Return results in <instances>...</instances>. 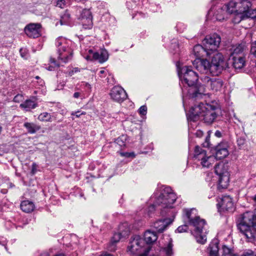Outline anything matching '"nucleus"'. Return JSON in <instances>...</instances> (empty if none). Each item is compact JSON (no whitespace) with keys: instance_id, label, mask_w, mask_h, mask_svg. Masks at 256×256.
Segmentation results:
<instances>
[{"instance_id":"nucleus-1","label":"nucleus","mask_w":256,"mask_h":256,"mask_svg":"<svg viewBox=\"0 0 256 256\" xmlns=\"http://www.w3.org/2000/svg\"><path fill=\"white\" fill-rule=\"evenodd\" d=\"M251 6L248 0H231L224 8L228 14L236 13L233 22L238 24L242 20L256 17V10L251 8Z\"/></svg>"},{"instance_id":"nucleus-2","label":"nucleus","mask_w":256,"mask_h":256,"mask_svg":"<svg viewBox=\"0 0 256 256\" xmlns=\"http://www.w3.org/2000/svg\"><path fill=\"white\" fill-rule=\"evenodd\" d=\"M184 218L188 223L194 227L192 233L198 242L204 244L206 241L207 230L205 228L206 221L196 216L197 211L195 208L184 209Z\"/></svg>"},{"instance_id":"nucleus-3","label":"nucleus","mask_w":256,"mask_h":256,"mask_svg":"<svg viewBox=\"0 0 256 256\" xmlns=\"http://www.w3.org/2000/svg\"><path fill=\"white\" fill-rule=\"evenodd\" d=\"M196 69L202 73L210 72L212 75H218L226 67L224 56L220 52H216L213 56L211 63L206 59H196L193 62Z\"/></svg>"},{"instance_id":"nucleus-4","label":"nucleus","mask_w":256,"mask_h":256,"mask_svg":"<svg viewBox=\"0 0 256 256\" xmlns=\"http://www.w3.org/2000/svg\"><path fill=\"white\" fill-rule=\"evenodd\" d=\"M216 106L210 104L206 106L202 103L192 106L189 112L188 118L194 122L202 118L205 123L210 124L217 116Z\"/></svg>"},{"instance_id":"nucleus-5","label":"nucleus","mask_w":256,"mask_h":256,"mask_svg":"<svg viewBox=\"0 0 256 256\" xmlns=\"http://www.w3.org/2000/svg\"><path fill=\"white\" fill-rule=\"evenodd\" d=\"M179 76L182 84H186L190 87L197 88L196 83L199 77L198 74L192 69L191 66L182 67ZM192 94V98H196L198 95H201V92L198 89L196 88Z\"/></svg>"},{"instance_id":"nucleus-6","label":"nucleus","mask_w":256,"mask_h":256,"mask_svg":"<svg viewBox=\"0 0 256 256\" xmlns=\"http://www.w3.org/2000/svg\"><path fill=\"white\" fill-rule=\"evenodd\" d=\"M176 200V194L172 188L169 186H163L160 194L156 198L155 203L162 208H170Z\"/></svg>"},{"instance_id":"nucleus-7","label":"nucleus","mask_w":256,"mask_h":256,"mask_svg":"<svg viewBox=\"0 0 256 256\" xmlns=\"http://www.w3.org/2000/svg\"><path fill=\"white\" fill-rule=\"evenodd\" d=\"M56 45L58 54V60L64 63L72 60V52L68 47L66 39L63 38H58L56 42Z\"/></svg>"},{"instance_id":"nucleus-8","label":"nucleus","mask_w":256,"mask_h":256,"mask_svg":"<svg viewBox=\"0 0 256 256\" xmlns=\"http://www.w3.org/2000/svg\"><path fill=\"white\" fill-rule=\"evenodd\" d=\"M194 158V160L200 161L204 168H208L215 162L214 156H207L206 151L198 146L195 147Z\"/></svg>"},{"instance_id":"nucleus-9","label":"nucleus","mask_w":256,"mask_h":256,"mask_svg":"<svg viewBox=\"0 0 256 256\" xmlns=\"http://www.w3.org/2000/svg\"><path fill=\"white\" fill-rule=\"evenodd\" d=\"M256 227V214L251 212H246L242 216L240 222L238 224V228L240 232H246Z\"/></svg>"},{"instance_id":"nucleus-10","label":"nucleus","mask_w":256,"mask_h":256,"mask_svg":"<svg viewBox=\"0 0 256 256\" xmlns=\"http://www.w3.org/2000/svg\"><path fill=\"white\" fill-rule=\"evenodd\" d=\"M214 172L219 176V185L222 188H226L230 180L228 164L222 162L218 164L214 167Z\"/></svg>"},{"instance_id":"nucleus-11","label":"nucleus","mask_w":256,"mask_h":256,"mask_svg":"<svg viewBox=\"0 0 256 256\" xmlns=\"http://www.w3.org/2000/svg\"><path fill=\"white\" fill-rule=\"evenodd\" d=\"M221 42L219 35L214 34L206 36L203 41V44L206 49V55L210 56L216 52Z\"/></svg>"},{"instance_id":"nucleus-12","label":"nucleus","mask_w":256,"mask_h":256,"mask_svg":"<svg viewBox=\"0 0 256 256\" xmlns=\"http://www.w3.org/2000/svg\"><path fill=\"white\" fill-rule=\"evenodd\" d=\"M144 246V240L139 236H134L130 240L128 246V252L132 255L138 254L145 248Z\"/></svg>"},{"instance_id":"nucleus-13","label":"nucleus","mask_w":256,"mask_h":256,"mask_svg":"<svg viewBox=\"0 0 256 256\" xmlns=\"http://www.w3.org/2000/svg\"><path fill=\"white\" fill-rule=\"evenodd\" d=\"M202 84L214 92L221 90L223 86V81L220 78H210L204 76L200 77Z\"/></svg>"},{"instance_id":"nucleus-14","label":"nucleus","mask_w":256,"mask_h":256,"mask_svg":"<svg viewBox=\"0 0 256 256\" xmlns=\"http://www.w3.org/2000/svg\"><path fill=\"white\" fill-rule=\"evenodd\" d=\"M78 19L84 28L90 29L92 27V16L90 9H83L80 12Z\"/></svg>"},{"instance_id":"nucleus-15","label":"nucleus","mask_w":256,"mask_h":256,"mask_svg":"<svg viewBox=\"0 0 256 256\" xmlns=\"http://www.w3.org/2000/svg\"><path fill=\"white\" fill-rule=\"evenodd\" d=\"M110 96L114 101L121 102L127 98L125 90L120 86H114L110 90Z\"/></svg>"},{"instance_id":"nucleus-16","label":"nucleus","mask_w":256,"mask_h":256,"mask_svg":"<svg viewBox=\"0 0 256 256\" xmlns=\"http://www.w3.org/2000/svg\"><path fill=\"white\" fill-rule=\"evenodd\" d=\"M41 25L38 23H31L24 28L26 34L30 38H36L40 35Z\"/></svg>"},{"instance_id":"nucleus-17","label":"nucleus","mask_w":256,"mask_h":256,"mask_svg":"<svg viewBox=\"0 0 256 256\" xmlns=\"http://www.w3.org/2000/svg\"><path fill=\"white\" fill-rule=\"evenodd\" d=\"M218 206L220 207L222 211L232 212L234 210V204L232 198L229 196H224L220 202L218 204Z\"/></svg>"},{"instance_id":"nucleus-18","label":"nucleus","mask_w":256,"mask_h":256,"mask_svg":"<svg viewBox=\"0 0 256 256\" xmlns=\"http://www.w3.org/2000/svg\"><path fill=\"white\" fill-rule=\"evenodd\" d=\"M175 214H174L172 218H166L162 220H160L154 222L153 224L154 228L158 232H162L166 228V227L172 223Z\"/></svg>"},{"instance_id":"nucleus-19","label":"nucleus","mask_w":256,"mask_h":256,"mask_svg":"<svg viewBox=\"0 0 256 256\" xmlns=\"http://www.w3.org/2000/svg\"><path fill=\"white\" fill-rule=\"evenodd\" d=\"M216 156L215 160L216 159H222L228 154V145L226 144H220L218 145L216 148Z\"/></svg>"},{"instance_id":"nucleus-20","label":"nucleus","mask_w":256,"mask_h":256,"mask_svg":"<svg viewBox=\"0 0 256 256\" xmlns=\"http://www.w3.org/2000/svg\"><path fill=\"white\" fill-rule=\"evenodd\" d=\"M225 6L222 8H212L208 12V14H211L214 12V16L219 21L222 20L224 18L225 12H228L226 8H225Z\"/></svg>"},{"instance_id":"nucleus-21","label":"nucleus","mask_w":256,"mask_h":256,"mask_svg":"<svg viewBox=\"0 0 256 256\" xmlns=\"http://www.w3.org/2000/svg\"><path fill=\"white\" fill-rule=\"evenodd\" d=\"M246 46L244 44H241L236 45L232 48L231 54L232 57L245 56Z\"/></svg>"},{"instance_id":"nucleus-22","label":"nucleus","mask_w":256,"mask_h":256,"mask_svg":"<svg viewBox=\"0 0 256 256\" xmlns=\"http://www.w3.org/2000/svg\"><path fill=\"white\" fill-rule=\"evenodd\" d=\"M88 52L92 54L93 59L98 60L100 63H102L108 59V54L106 50H102L100 54L98 52H93L92 50H90Z\"/></svg>"},{"instance_id":"nucleus-23","label":"nucleus","mask_w":256,"mask_h":256,"mask_svg":"<svg viewBox=\"0 0 256 256\" xmlns=\"http://www.w3.org/2000/svg\"><path fill=\"white\" fill-rule=\"evenodd\" d=\"M232 64L236 70H240L244 67L246 64V56L232 57Z\"/></svg>"},{"instance_id":"nucleus-24","label":"nucleus","mask_w":256,"mask_h":256,"mask_svg":"<svg viewBox=\"0 0 256 256\" xmlns=\"http://www.w3.org/2000/svg\"><path fill=\"white\" fill-rule=\"evenodd\" d=\"M218 240H214L208 246L210 256H218L219 248Z\"/></svg>"},{"instance_id":"nucleus-25","label":"nucleus","mask_w":256,"mask_h":256,"mask_svg":"<svg viewBox=\"0 0 256 256\" xmlns=\"http://www.w3.org/2000/svg\"><path fill=\"white\" fill-rule=\"evenodd\" d=\"M144 238L146 244H150L156 240L158 236L155 232L148 230L145 232Z\"/></svg>"},{"instance_id":"nucleus-26","label":"nucleus","mask_w":256,"mask_h":256,"mask_svg":"<svg viewBox=\"0 0 256 256\" xmlns=\"http://www.w3.org/2000/svg\"><path fill=\"white\" fill-rule=\"evenodd\" d=\"M204 53L206 54L204 46L203 47L200 44H197L194 47L193 54L196 57V59H200L201 57L204 56Z\"/></svg>"},{"instance_id":"nucleus-27","label":"nucleus","mask_w":256,"mask_h":256,"mask_svg":"<svg viewBox=\"0 0 256 256\" xmlns=\"http://www.w3.org/2000/svg\"><path fill=\"white\" fill-rule=\"evenodd\" d=\"M22 210L26 212L29 213L32 212L34 209V204L29 200H24L20 204Z\"/></svg>"},{"instance_id":"nucleus-28","label":"nucleus","mask_w":256,"mask_h":256,"mask_svg":"<svg viewBox=\"0 0 256 256\" xmlns=\"http://www.w3.org/2000/svg\"><path fill=\"white\" fill-rule=\"evenodd\" d=\"M122 238V234L120 232L116 233L112 238L108 246V250L110 251H114L116 250L115 244L118 242Z\"/></svg>"},{"instance_id":"nucleus-29","label":"nucleus","mask_w":256,"mask_h":256,"mask_svg":"<svg viewBox=\"0 0 256 256\" xmlns=\"http://www.w3.org/2000/svg\"><path fill=\"white\" fill-rule=\"evenodd\" d=\"M20 106L26 111H30L37 106V104L32 100H27L24 103L21 104Z\"/></svg>"},{"instance_id":"nucleus-30","label":"nucleus","mask_w":256,"mask_h":256,"mask_svg":"<svg viewBox=\"0 0 256 256\" xmlns=\"http://www.w3.org/2000/svg\"><path fill=\"white\" fill-rule=\"evenodd\" d=\"M24 126L30 134H34L41 128L40 126L32 122H25Z\"/></svg>"},{"instance_id":"nucleus-31","label":"nucleus","mask_w":256,"mask_h":256,"mask_svg":"<svg viewBox=\"0 0 256 256\" xmlns=\"http://www.w3.org/2000/svg\"><path fill=\"white\" fill-rule=\"evenodd\" d=\"M172 246V239L168 238L167 246L162 249L160 252L165 254L166 256H172L173 254Z\"/></svg>"},{"instance_id":"nucleus-32","label":"nucleus","mask_w":256,"mask_h":256,"mask_svg":"<svg viewBox=\"0 0 256 256\" xmlns=\"http://www.w3.org/2000/svg\"><path fill=\"white\" fill-rule=\"evenodd\" d=\"M248 238L256 240V227L252 228L251 229L246 232H241Z\"/></svg>"},{"instance_id":"nucleus-33","label":"nucleus","mask_w":256,"mask_h":256,"mask_svg":"<svg viewBox=\"0 0 256 256\" xmlns=\"http://www.w3.org/2000/svg\"><path fill=\"white\" fill-rule=\"evenodd\" d=\"M53 116L47 112L41 113L38 116V120L42 122H51Z\"/></svg>"},{"instance_id":"nucleus-34","label":"nucleus","mask_w":256,"mask_h":256,"mask_svg":"<svg viewBox=\"0 0 256 256\" xmlns=\"http://www.w3.org/2000/svg\"><path fill=\"white\" fill-rule=\"evenodd\" d=\"M70 14L68 12H66L62 16L60 22L62 25L67 24L70 20Z\"/></svg>"},{"instance_id":"nucleus-35","label":"nucleus","mask_w":256,"mask_h":256,"mask_svg":"<svg viewBox=\"0 0 256 256\" xmlns=\"http://www.w3.org/2000/svg\"><path fill=\"white\" fill-rule=\"evenodd\" d=\"M232 254V250L231 249L225 246L222 247V256H230Z\"/></svg>"},{"instance_id":"nucleus-36","label":"nucleus","mask_w":256,"mask_h":256,"mask_svg":"<svg viewBox=\"0 0 256 256\" xmlns=\"http://www.w3.org/2000/svg\"><path fill=\"white\" fill-rule=\"evenodd\" d=\"M20 56H22V58H23L25 59L28 58V50L26 49L22 48L20 50Z\"/></svg>"},{"instance_id":"nucleus-37","label":"nucleus","mask_w":256,"mask_h":256,"mask_svg":"<svg viewBox=\"0 0 256 256\" xmlns=\"http://www.w3.org/2000/svg\"><path fill=\"white\" fill-rule=\"evenodd\" d=\"M188 228V226L186 224H184L180 226L178 228L176 229V231L178 232L181 233L184 232H186Z\"/></svg>"},{"instance_id":"nucleus-38","label":"nucleus","mask_w":256,"mask_h":256,"mask_svg":"<svg viewBox=\"0 0 256 256\" xmlns=\"http://www.w3.org/2000/svg\"><path fill=\"white\" fill-rule=\"evenodd\" d=\"M139 113L142 115H146L147 111V108L146 106H142L139 108Z\"/></svg>"},{"instance_id":"nucleus-39","label":"nucleus","mask_w":256,"mask_h":256,"mask_svg":"<svg viewBox=\"0 0 256 256\" xmlns=\"http://www.w3.org/2000/svg\"><path fill=\"white\" fill-rule=\"evenodd\" d=\"M23 100V96L22 94H18L16 95L14 98V102H20Z\"/></svg>"},{"instance_id":"nucleus-40","label":"nucleus","mask_w":256,"mask_h":256,"mask_svg":"<svg viewBox=\"0 0 256 256\" xmlns=\"http://www.w3.org/2000/svg\"><path fill=\"white\" fill-rule=\"evenodd\" d=\"M150 250V246L144 248L142 250L144 251V252L142 254H140L138 256H148Z\"/></svg>"},{"instance_id":"nucleus-41","label":"nucleus","mask_w":256,"mask_h":256,"mask_svg":"<svg viewBox=\"0 0 256 256\" xmlns=\"http://www.w3.org/2000/svg\"><path fill=\"white\" fill-rule=\"evenodd\" d=\"M241 256H256V254H254L252 250H248L247 252H244Z\"/></svg>"},{"instance_id":"nucleus-42","label":"nucleus","mask_w":256,"mask_h":256,"mask_svg":"<svg viewBox=\"0 0 256 256\" xmlns=\"http://www.w3.org/2000/svg\"><path fill=\"white\" fill-rule=\"evenodd\" d=\"M66 5V2L64 0H58L56 2V6L60 8H64Z\"/></svg>"},{"instance_id":"nucleus-43","label":"nucleus","mask_w":256,"mask_h":256,"mask_svg":"<svg viewBox=\"0 0 256 256\" xmlns=\"http://www.w3.org/2000/svg\"><path fill=\"white\" fill-rule=\"evenodd\" d=\"M121 156L126 158L134 157L135 154L134 152H122Z\"/></svg>"},{"instance_id":"nucleus-44","label":"nucleus","mask_w":256,"mask_h":256,"mask_svg":"<svg viewBox=\"0 0 256 256\" xmlns=\"http://www.w3.org/2000/svg\"><path fill=\"white\" fill-rule=\"evenodd\" d=\"M86 114V112H80V111L72 112L71 113L72 116H76V118H80L81 115H84Z\"/></svg>"},{"instance_id":"nucleus-45","label":"nucleus","mask_w":256,"mask_h":256,"mask_svg":"<svg viewBox=\"0 0 256 256\" xmlns=\"http://www.w3.org/2000/svg\"><path fill=\"white\" fill-rule=\"evenodd\" d=\"M37 167L38 166L35 162H34L32 164L31 170V173L32 174H34L36 173L37 171Z\"/></svg>"},{"instance_id":"nucleus-46","label":"nucleus","mask_w":256,"mask_h":256,"mask_svg":"<svg viewBox=\"0 0 256 256\" xmlns=\"http://www.w3.org/2000/svg\"><path fill=\"white\" fill-rule=\"evenodd\" d=\"M250 54L254 56L256 58V46L254 44L252 45L251 49H250Z\"/></svg>"},{"instance_id":"nucleus-47","label":"nucleus","mask_w":256,"mask_h":256,"mask_svg":"<svg viewBox=\"0 0 256 256\" xmlns=\"http://www.w3.org/2000/svg\"><path fill=\"white\" fill-rule=\"evenodd\" d=\"M50 62L52 64H54V66L56 67L59 66V64L56 62V60L54 58H50Z\"/></svg>"},{"instance_id":"nucleus-48","label":"nucleus","mask_w":256,"mask_h":256,"mask_svg":"<svg viewBox=\"0 0 256 256\" xmlns=\"http://www.w3.org/2000/svg\"><path fill=\"white\" fill-rule=\"evenodd\" d=\"M116 143L118 144L120 146L124 145V142H122V140H121V138H118L116 140Z\"/></svg>"},{"instance_id":"nucleus-49","label":"nucleus","mask_w":256,"mask_h":256,"mask_svg":"<svg viewBox=\"0 0 256 256\" xmlns=\"http://www.w3.org/2000/svg\"><path fill=\"white\" fill-rule=\"evenodd\" d=\"M214 135L218 138H220L222 136V133L220 131L216 130L214 133Z\"/></svg>"},{"instance_id":"nucleus-50","label":"nucleus","mask_w":256,"mask_h":256,"mask_svg":"<svg viewBox=\"0 0 256 256\" xmlns=\"http://www.w3.org/2000/svg\"><path fill=\"white\" fill-rule=\"evenodd\" d=\"M158 206L157 204H156V203L154 202V204H152L151 206H150L148 208V212L150 211H152L154 210V206Z\"/></svg>"},{"instance_id":"nucleus-51","label":"nucleus","mask_w":256,"mask_h":256,"mask_svg":"<svg viewBox=\"0 0 256 256\" xmlns=\"http://www.w3.org/2000/svg\"><path fill=\"white\" fill-rule=\"evenodd\" d=\"M238 144H243L244 143V140L242 139V138H239L238 140Z\"/></svg>"},{"instance_id":"nucleus-52","label":"nucleus","mask_w":256,"mask_h":256,"mask_svg":"<svg viewBox=\"0 0 256 256\" xmlns=\"http://www.w3.org/2000/svg\"><path fill=\"white\" fill-rule=\"evenodd\" d=\"M80 96V93L78 92H76L74 94V98H79Z\"/></svg>"},{"instance_id":"nucleus-53","label":"nucleus","mask_w":256,"mask_h":256,"mask_svg":"<svg viewBox=\"0 0 256 256\" xmlns=\"http://www.w3.org/2000/svg\"><path fill=\"white\" fill-rule=\"evenodd\" d=\"M252 200L256 204V194L251 197Z\"/></svg>"},{"instance_id":"nucleus-54","label":"nucleus","mask_w":256,"mask_h":256,"mask_svg":"<svg viewBox=\"0 0 256 256\" xmlns=\"http://www.w3.org/2000/svg\"><path fill=\"white\" fill-rule=\"evenodd\" d=\"M39 82H38L39 83L40 85L42 86L44 84V82L42 80H40Z\"/></svg>"},{"instance_id":"nucleus-55","label":"nucleus","mask_w":256,"mask_h":256,"mask_svg":"<svg viewBox=\"0 0 256 256\" xmlns=\"http://www.w3.org/2000/svg\"><path fill=\"white\" fill-rule=\"evenodd\" d=\"M101 256H112L110 254L106 253L104 254H102Z\"/></svg>"},{"instance_id":"nucleus-56","label":"nucleus","mask_w":256,"mask_h":256,"mask_svg":"<svg viewBox=\"0 0 256 256\" xmlns=\"http://www.w3.org/2000/svg\"><path fill=\"white\" fill-rule=\"evenodd\" d=\"M104 72H105V71H104V70H101L100 72V74H104Z\"/></svg>"},{"instance_id":"nucleus-57","label":"nucleus","mask_w":256,"mask_h":256,"mask_svg":"<svg viewBox=\"0 0 256 256\" xmlns=\"http://www.w3.org/2000/svg\"><path fill=\"white\" fill-rule=\"evenodd\" d=\"M55 256H64V255L62 254H60L56 255Z\"/></svg>"},{"instance_id":"nucleus-58","label":"nucleus","mask_w":256,"mask_h":256,"mask_svg":"<svg viewBox=\"0 0 256 256\" xmlns=\"http://www.w3.org/2000/svg\"><path fill=\"white\" fill-rule=\"evenodd\" d=\"M55 256H64V255L62 254H60L56 255Z\"/></svg>"},{"instance_id":"nucleus-59","label":"nucleus","mask_w":256,"mask_h":256,"mask_svg":"<svg viewBox=\"0 0 256 256\" xmlns=\"http://www.w3.org/2000/svg\"><path fill=\"white\" fill-rule=\"evenodd\" d=\"M74 72H77L78 71V68H74Z\"/></svg>"},{"instance_id":"nucleus-60","label":"nucleus","mask_w":256,"mask_h":256,"mask_svg":"<svg viewBox=\"0 0 256 256\" xmlns=\"http://www.w3.org/2000/svg\"><path fill=\"white\" fill-rule=\"evenodd\" d=\"M49 70H52V66H50L48 68V69Z\"/></svg>"},{"instance_id":"nucleus-61","label":"nucleus","mask_w":256,"mask_h":256,"mask_svg":"<svg viewBox=\"0 0 256 256\" xmlns=\"http://www.w3.org/2000/svg\"><path fill=\"white\" fill-rule=\"evenodd\" d=\"M36 80H40V78L38 76H36L35 78Z\"/></svg>"},{"instance_id":"nucleus-62","label":"nucleus","mask_w":256,"mask_h":256,"mask_svg":"<svg viewBox=\"0 0 256 256\" xmlns=\"http://www.w3.org/2000/svg\"><path fill=\"white\" fill-rule=\"evenodd\" d=\"M74 72V70H72L71 72H70V76H72V74H73Z\"/></svg>"},{"instance_id":"nucleus-63","label":"nucleus","mask_w":256,"mask_h":256,"mask_svg":"<svg viewBox=\"0 0 256 256\" xmlns=\"http://www.w3.org/2000/svg\"><path fill=\"white\" fill-rule=\"evenodd\" d=\"M162 212V215L164 214V210H162V212Z\"/></svg>"},{"instance_id":"nucleus-64","label":"nucleus","mask_w":256,"mask_h":256,"mask_svg":"<svg viewBox=\"0 0 256 256\" xmlns=\"http://www.w3.org/2000/svg\"><path fill=\"white\" fill-rule=\"evenodd\" d=\"M230 256H238V255L236 254H232Z\"/></svg>"}]
</instances>
